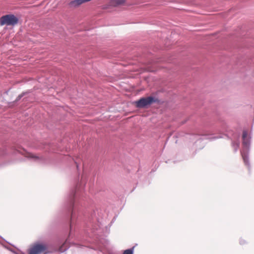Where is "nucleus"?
<instances>
[{
    "label": "nucleus",
    "instance_id": "f257e3e1",
    "mask_svg": "<svg viewBox=\"0 0 254 254\" xmlns=\"http://www.w3.org/2000/svg\"><path fill=\"white\" fill-rule=\"evenodd\" d=\"M49 253V245L45 243H36L28 251V254H47Z\"/></svg>",
    "mask_w": 254,
    "mask_h": 254
},
{
    "label": "nucleus",
    "instance_id": "f03ea898",
    "mask_svg": "<svg viewBox=\"0 0 254 254\" xmlns=\"http://www.w3.org/2000/svg\"><path fill=\"white\" fill-rule=\"evenodd\" d=\"M18 21V18L13 14H7L2 16L0 18V25L13 26L16 25Z\"/></svg>",
    "mask_w": 254,
    "mask_h": 254
},
{
    "label": "nucleus",
    "instance_id": "7ed1b4c3",
    "mask_svg": "<svg viewBox=\"0 0 254 254\" xmlns=\"http://www.w3.org/2000/svg\"><path fill=\"white\" fill-rule=\"evenodd\" d=\"M155 102V100L152 97H147L146 98H142L135 102L136 106L138 108H145L147 106L151 105Z\"/></svg>",
    "mask_w": 254,
    "mask_h": 254
},
{
    "label": "nucleus",
    "instance_id": "20e7f679",
    "mask_svg": "<svg viewBox=\"0 0 254 254\" xmlns=\"http://www.w3.org/2000/svg\"><path fill=\"white\" fill-rule=\"evenodd\" d=\"M243 143L246 146H249L250 144V139L248 137V133L246 131L243 132Z\"/></svg>",
    "mask_w": 254,
    "mask_h": 254
},
{
    "label": "nucleus",
    "instance_id": "39448f33",
    "mask_svg": "<svg viewBox=\"0 0 254 254\" xmlns=\"http://www.w3.org/2000/svg\"><path fill=\"white\" fill-rule=\"evenodd\" d=\"M125 0H112L110 1V5L112 6H118L124 4Z\"/></svg>",
    "mask_w": 254,
    "mask_h": 254
},
{
    "label": "nucleus",
    "instance_id": "423d86ee",
    "mask_svg": "<svg viewBox=\"0 0 254 254\" xmlns=\"http://www.w3.org/2000/svg\"><path fill=\"white\" fill-rule=\"evenodd\" d=\"M90 0H74L71 2V4L74 6H78L84 2Z\"/></svg>",
    "mask_w": 254,
    "mask_h": 254
},
{
    "label": "nucleus",
    "instance_id": "0eeeda50",
    "mask_svg": "<svg viewBox=\"0 0 254 254\" xmlns=\"http://www.w3.org/2000/svg\"><path fill=\"white\" fill-rule=\"evenodd\" d=\"M28 157L33 158V159H36V160H38V159H41V157H39L38 156H36L35 155H34L32 153H28Z\"/></svg>",
    "mask_w": 254,
    "mask_h": 254
},
{
    "label": "nucleus",
    "instance_id": "6e6552de",
    "mask_svg": "<svg viewBox=\"0 0 254 254\" xmlns=\"http://www.w3.org/2000/svg\"><path fill=\"white\" fill-rule=\"evenodd\" d=\"M133 248H132V249H127V250H125L123 254H133Z\"/></svg>",
    "mask_w": 254,
    "mask_h": 254
},
{
    "label": "nucleus",
    "instance_id": "1a4fd4ad",
    "mask_svg": "<svg viewBox=\"0 0 254 254\" xmlns=\"http://www.w3.org/2000/svg\"><path fill=\"white\" fill-rule=\"evenodd\" d=\"M65 244H64L63 246H62V247L60 248V250L61 252H64L65 250V248H64Z\"/></svg>",
    "mask_w": 254,
    "mask_h": 254
},
{
    "label": "nucleus",
    "instance_id": "9d476101",
    "mask_svg": "<svg viewBox=\"0 0 254 254\" xmlns=\"http://www.w3.org/2000/svg\"><path fill=\"white\" fill-rule=\"evenodd\" d=\"M243 159H244L245 163H246V164H247V160L246 157L245 156H243Z\"/></svg>",
    "mask_w": 254,
    "mask_h": 254
}]
</instances>
